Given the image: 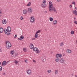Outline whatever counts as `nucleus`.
I'll return each instance as SVG.
<instances>
[{
    "instance_id": "nucleus-26",
    "label": "nucleus",
    "mask_w": 77,
    "mask_h": 77,
    "mask_svg": "<svg viewBox=\"0 0 77 77\" xmlns=\"http://www.w3.org/2000/svg\"><path fill=\"white\" fill-rule=\"evenodd\" d=\"M25 10H23V14H27V12H26V11H25Z\"/></svg>"
},
{
    "instance_id": "nucleus-36",
    "label": "nucleus",
    "mask_w": 77,
    "mask_h": 77,
    "mask_svg": "<svg viewBox=\"0 0 77 77\" xmlns=\"http://www.w3.org/2000/svg\"><path fill=\"white\" fill-rule=\"evenodd\" d=\"M59 56L60 57H62V56L61 54H59Z\"/></svg>"
},
{
    "instance_id": "nucleus-50",
    "label": "nucleus",
    "mask_w": 77,
    "mask_h": 77,
    "mask_svg": "<svg viewBox=\"0 0 77 77\" xmlns=\"http://www.w3.org/2000/svg\"><path fill=\"white\" fill-rule=\"evenodd\" d=\"M63 56H65V54H63Z\"/></svg>"
},
{
    "instance_id": "nucleus-14",
    "label": "nucleus",
    "mask_w": 77,
    "mask_h": 77,
    "mask_svg": "<svg viewBox=\"0 0 77 77\" xmlns=\"http://www.w3.org/2000/svg\"><path fill=\"white\" fill-rule=\"evenodd\" d=\"M28 11L29 12H32V8H29L28 9Z\"/></svg>"
},
{
    "instance_id": "nucleus-20",
    "label": "nucleus",
    "mask_w": 77,
    "mask_h": 77,
    "mask_svg": "<svg viewBox=\"0 0 77 77\" xmlns=\"http://www.w3.org/2000/svg\"><path fill=\"white\" fill-rule=\"evenodd\" d=\"M35 37L36 38H38V34L35 33Z\"/></svg>"
},
{
    "instance_id": "nucleus-40",
    "label": "nucleus",
    "mask_w": 77,
    "mask_h": 77,
    "mask_svg": "<svg viewBox=\"0 0 77 77\" xmlns=\"http://www.w3.org/2000/svg\"><path fill=\"white\" fill-rule=\"evenodd\" d=\"M18 55V53H15V56H17Z\"/></svg>"
},
{
    "instance_id": "nucleus-22",
    "label": "nucleus",
    "mask_w": 77,
    "mask_h": 77,
    "mask_svg": "<svg viewBox=\"0 0 77 77\" xmlns=\"http://www.w3.org/2000/svg\"><path fill=\"white\" fill-rule=\"evenodd\" d=\"M31 5V3L30 2H29V3L27 5V6H29Z\"/></svg>"
},
{
    "instance_id": "nucleus-3",
    "label": "nucleus",
    "mask_w": 77,
    "mask_h": 77,
    "mask_svg": "<svg viewBox=\"0 0 77 77\" xmlns=\"http://www.w3.org/2000/svg\"><path fill=\"white\" fill-rule=\"evenodd\" d=\"M34 51H36V53H39V50H38V48L35 47L33 49Z\"/></svg>"
},
{
    "instance_id": "nucleus-39",
    "label": "nucleus",
    "mask_w": 77,
    "mask_h": 77,
    "mask_svg": "<svg viewBox=\"0 0 77 77\" xmlns=\"http://www.w3.org/2000/svg\"><path fill=\"white\" fill-rule=\"evenodd\" d=\"M35 39H36V38H32V41H33V40H35Z\"/></svg>"
},
{
    "instance_id": "nucleus-52",
    "label": "nucleus",
    "mask_w": 77,
    "mask_h": 77,
    "mask_svg": "<svg viewBox=\"0 0 77 77\" xmlns=\"http://www.w3.org/2000/svg\"><path fill=\"white\" fill-rule=\"evenodd\" d=\"M25 12H27V10H25Z\"/></svg>"
},
{
    "instance_id": "nucleus-29",
    "label": "nucleus",
    "mask_w": 77,
    "mask_h": 77,
    "mask_svg": "<svg viewBox=\"0 0 77 77\" xmlns=\"http://www.w3.org/2000/svg\"><path fill=\"white\" fill-rule=\"evenodd\" d=\"M10 53L11 54L13 55L14 53V52H13V51H11V52H10Z\"/></svg>"
},
{
    "instance_id": "nucleus-13",
    "label": "nucleus",
    "mask_w": 77,
    "mask_h": 77,
    "mask_svg": "<svg viewBox=\"0 0 77 77\" xmlns=\"http://www.w3.org/2000/svg\"><path fill=\"white\" fill-rule=\"evenodd\" d=\"M46 6V4H43L41 5V6L42 8H45Z\"/></svg>"
},
{
    "instance_id": "nucleus-11",
    "label": "nucleus",
    "mask_w": 77,
    "mask_h": 77,
    "mask_svg": "<svg viewBox=\"0 0 77 77\" xmlns=\"http://www.w3.org/2000/svg\"><path fill=\"white\" fill-rule=\"evenodd\" d=\"M3 32V28H0V33Z\"/></svg>"
},
{
    "instance_id": "nucleus-54",
    "label": "nucleus",
    "mask_w": 77,
    "mask_h": 77,
    "mask_svg": "<svg viewBox=\"0 0 77 77\" xmlns=\"http://www.w3.org/2000/svg\"><path fill=\"white\" fill-rule=\"evenodd\" d=\"M47 12V11H45V14H46Z\"/></svg>"
},
{
    "instance_id": "nucleus-8",
    "label": "nucleus",
    "mask_w": 77,
    "mask_h": 77,
    "mask_svg": "<svg viewBox=\"0 0 77 77\" xmlns=\"http://www.w3.org/2000/svg\"><path fill=\"white\" fill-rule=\"evenodd\" d=\"M7 30H8V32H10L11 31V29L9 26H8L7 28Z\"/></svg>"
},
{
    "instance_id": "nucleus-44",
    "label": "nucleus",
    "mask_w": 77,
    "mask_h": 77,
    "mask_svg": "<svg viewBox=\"0 0 77 77\" xmlns=\"http://www.w3.org/2000/svg\"><path fill=\"white\" fill-rule=\"evenodd\" d=\"M7 35H10V33H9V32H8V33H7Z\"/></svg>"
},
{
    "instance_id": "nucleus-15",
    "label": "nucleus",
    "mask_w": 77,
    "mask_h": 77,
    "mask_svg": "<svg viewBox=\"0 0 77 77\" xmlns=\"http://www.w3.org/2000/svg\"><path fill=\"white\" fill-rule=\"evenodd\" d=\"M8 32V30L6 29H4V32L5 34H6V33H7Z\"/></svg>"
},
{
    "instance_id": "nucleus-12",
    "label": "nucleus",
    "mask_w": 77,
    "mask_h": 77,
    "mask_svg": "<svg viewBox=\"0 0 77 77\" xmlns=\"http://www.w3.org/2000/svg\"><path fill=\"white\" fill-rule=\"evenodd\" d=\"M60 63H63L64 62V60H63V58H61L60 59Z\"/></svg>"
},
{
    "instance_id": "nucleus-16",
    "label": "nucleus",
    "mask_w": 77,
    "mask_h": 77,
    "mask_svg": "<svg viewBox=\"0 0 77 77\" xmlns=\"http://www.w3.org/2000/svg\"><path fill=\"white\" fill-rule=\"evenodd\" d=\"M57 20H55L53 22V24L54 25L56 24H57Z\"/></svg>"
},
{
    "instance_id": "nucleus-19",
    "label": "nucleus",
    "mask_w": 77,
    "mask_h": 77,
    "mask_svg": "<svg viewBox=\"0 0 77 77\" xmlns=\"http://www.w3.org/2000/svg\"><path fill=\"white\" fill-rule=\"evenodd\" d=\"M20 40L21 39L22 41V39H23L24 38V36H23V35H22L20 36Z\"/></svg>"
},
{
    "instance_id": "nucleus-58",
    "label": "nucleus",
    "mask_w": 77,
    "mask_h": 77,
    "mask_svg": "<svg viewBox=\"0 0 77 77\" xmlns=\"http://www.w3.org/2000/svg\"><path fill=\"white\" fill-rule=\"evenodd\" d=\"M0 65H1V62H0Z\"/></svg>"
},
{
    "instance_id": "nucleus-46",
    "label": "nucleus",
    "mask_w": 77,
    "mask_h": 77,
    "mask_svg": "<svg viewBox=\"0 0 77 77\" xmlns=\"http://www.w3.org/2000/svg\"><path fill=\"white\" fill-rule=\"evenodd\" d=\"M3 75H6V73H2Z\"/></svg>"
},
{
    "instance_id": "nucleus-38",
    "label": "nucleus",
    "mask_w": 77,
    "mask_h": 77,
    "mask_svg": "<svg viewBox=\"0 0 77 77\" xmlns=\"http://www.w3.org/2000/svg\"><path fill=\"white\" fill-rule=\"evenodd\" d=\"M63 45V43H61L60 44V46H62V45Z\"/></svg>"
},
{
    "instance_id": "nucleus-7",
    "label": "nucleus",
    "mask_w": 77,
    "mask_h": 77,
    "mask_svg": "<svg viewBox=\"0 0 77 77\" xmlns=\"http://www.w3.org/2000/svg\"><path fill=\"white\" fill-rule=\"evenodd\" d=\"M72 12L73 14H75V15H76V16H77V11H76V10H75V11H73Z\"/></svg>"
},
{
    "instance_id": "nucleus-6",
    "label": "nucleus",
    "mask_w": 77,
    "mask_h": 77,
    "mask_svg": "<svg viewBox=\"0 0 77 77\" xmlns=\"http://www.w3.org/2000/svg\"><path fill=\"white\" fill-rule=\"evenodd\" d=\"M27 73L29 74V75H30V74L31 73V70L28 69L27 71Z\"/></svg>"
},
{
    "instance_id": "nucleus-24",
    "label": "nucleus",
    "mask_w": 77,
    "mask_h": 77,
    "mask_svg": "<svg viewBox=\"0 0 77 77\" xmlns=\"http://www.w3.org/2000/svg\"><path fill=\"white\" fill-rule=\"evenodd\" d=\"M5 61H3L2 62V66H5Z\"/></svg>"
},
{
    "instance_id": "nucleus-1",
    "label": "nucleus",
    "mask_w": 77,
    "mask_h": 77,
    "mask_svg": "<svg viewBox=\"0 0 77 77\" xmlns=\"http://www.w3.org/2000/svg\"><path fill=\"white\" fill-rule=\"evenodd\" d=\"M6 47L7 49H10V47H12V45L9 42L7 41L6 42Z\"/></svg>"
},
{
    "instance_id": "nucleus-55",
    "label": "nucleus",
    "mask_w": 77,
    "mask_h": 77,
    "mask_svg": "<svg viewBox=\"0 0 77 77\" xmlns=\"http://www.w3.org/2000/svg\"><path fill=\"white\" fill-rule=\"evenodd\" d=\"M2 16V14H0V17Z\"/></svg>"
},
{
    "instance_id": "nucleus-28",
    "label": "nucleus",
    "mask_w": 77,
    "mask_h": 77,
    "mask_svg": "<svg viewBox=\"0 0 77 77\" xmlns=\"http://www.w3.org/2000/svg\"><path fill=\"white\" fill-rule=\"evenodd\" d=\"M58 70H55V74H57V73H58Z\"/></svg>"
},
{
    "instance_id": "nucleus-27",
    "label": "nucleus",
    "mask_w": 77,
    "mask_h": 77,
    "mask_svg": "<svg viewBox=\"0 0 77 77\" xmlns=\"http://www.w3.org/2000/svg\"><path fill=\"white\" fill-rule=\"evenodd\" d=\"M17 60H15L14 61V63H16V64H17V63H18V62L17 61Z\"/></svg>"
},
{
    "instance_id": "nucleus-33",
    "label": "nucleus",
    "mask_w": 77,
    "mask_h": 77,
    "mask_svg": "<svg viewBox=\"0 0 77 77\" xmlns=\"http://www.w3.org/2000/svg\"><path fill=\"white\" fill-rule=\"evenodd\" d=\"M51 72V70H48V73H50Z\"/></svg>"
},
{
    "instance_id": "nucleus-59",
    "label": "nucleus",
    "mask_w": 77,
    "mask_h": 77,
    "mask_svg": "<svg viewBox=\"0 0 77 77\" xmlns=\"http://www.w3.org/2000/svg\"><path fill=\"white\" fill-rule=\"evenodd\" d=\"M0 51L2 50V49H0Z\"/></svg>"
},
{
    "instance_id": "nucleus-21",
    "label": "nucleus",
    "mask_w": 77,
    "mask_h": 77,
    "mask_svg": "<svg viewBox=\"0 0 77 77\" xmlns=\"http://www.w3.org/2000/svg\"><path fill=\"white\" fill-rule=\"evenodd\" d=\"M59 54H57L56 55V57H57V58H58V57H59Z\"/></svg>"
},
{
    "instance_id": "nucleus-42",
    "label": "nucleus",
    "mask_w": 77,
    "mask_h": 77,
    "mask_svg": "<svg viewBox=\"0 0 77 77\" xmlns=\"http://www.w3.org/2000/svg\"><path fill=\"white\" fill-rule=\"evenodd\" d=\"M17 34H16L15 35L14 37V38H17Z\"/></svg>"
},
{
    "instance_id": "nucleus-60",
    "label": "nucleus",
    "mask_w": 77,
    "mask_h": 77,
    "mask_svg": "<svg viewBox=\"0 0 77 77\" xmlns=\"http://www.w3.org/2000/svg\"><path fill=\"white\" fill-rule=\"evenodd\" d=\"M43 61L44 62V59L43 60Z\"/></svg>"
},
{
    "instance_id": "nucleus-41",
    "label": "nucleus",
    "mask_w": 77,
    "mask_h": 77,
    "mask_svg": "<svg viewBox=\"0 0 77 77\" xmlns=\"http://www.w3.org/2000/svg\"><path fill=\"white\" fill-rule=\"evenodd\" d=\"M72 3L73 5H75V2H72Z\"/></svg>"
},
{
    "instance_id": "nucleus-47",
    "label": "nucleus",
    "mask_w": 77,
    "mask_h": 77,
    "mask_svg": "<svg viewBox=\"0 0 77 77\" xmlns=\"http://www.w3.org/2000/svg\"><path fill=\"white\" fill-rule=\"evenodd\" d=\"M72 5H69V7H70V8H72Z\"/></svg>"
},
{
    "instance_id": "nucleus-43",
    "label": "nucleus",
    "mask_w": 77,
    "mask_h": 77,
    "mask_svg": "<svg viewBox=\"0 0 77 77\" xmlns=\"http://www.w3.org/2000/svg\"><path fill=\"white\" fill-rule=\"evenodd\" d=\"M20 19L21 20H22L23 19V17H21L20 18Z\"/></svg>"
},
{
    "instance_id": "nucleus-57",
    "label": "nucleus",
    "mask_w": 77,
    "mask_h": 77,
    "mask_svg": "<svg viewBox=\"0 0 77 77\" xmlns=\"http://www.w3.org/2000/svg\"><path fill=\"white\" fill-rule=\"evenodd\" d=\"M75 77H77V75H75Z\"/></svg>"
},
{
    "instance_id": "nucleus-35",
    "label": "nucleus",
    "mask_w": 77,
    "mask_h": 77,
    "mask_svg": "<svg viewBox=\"0 0 77 77\" xmlns=\"http://www.w3.org/2000/svg\"><path fill=\"white\" fill-rule=\"evenodd\" d=\"M43 4H45V3H46V1L45 0L43 1Z\"/></svg>"
},
{
    "instance_id": "nucleus-2",
    "label": "nucleus",
    "mask_w": 77,
    "mask_h": 77,
    "mask_svg": "<svg viewBox=\"0 0 77 77\" xmlns=\"http://www.w3.org/2000/svg\"><path fill=\"white\" fill-rule=\"evenodd\" d=\"M49 10L50 12H51L52 11H54V12H56V13H57L56 10L55 9V8L53 7H52L51 8H49Z\"/></svg>"
},
{
    "instance_id": "nucleus-4",
    "label": "nucleus",
    "mask_w": 77,
    "mask_h": 77,
    "mask_svg": "<svg viewBox=\"0 0 77 77\" xmlns=\"http://www.w3.org/2000/svg\"><path fill=\"white\" fill-rule=\"evenodd\" d=\"M30 21L31 23H33L35 21V18L33 17H31L30 18Z\"/></svg>"
},
{
    "instance_id": "nucleus-30",
    "label": "nucleus",
    "mask_w": 77,
    "mask_h": 77,
    "mask_svg": "<svg viewBox=\"0 0 77 77\" xmlns=\"http://www.w3.org/2000/svg\"><path fill=\"white\" fill-rule=\"evenodd\" d=\"M23 51H24L25 52H26V48H23Z\"/></svg>"
},
{
    "instance_id": "nucleus-31",
    "label": "nucleus",
    "mask_w": 77,
    "mask_h": 77,
    "mask_svg": "<svg viewBox=\"0 0 77 77\" xmlns=\"http://www.w3.org/2000/svg\"><path fill=\"white\" fill-rule=\"evenodd\" d=\"M74 31H71V33L72 34V35H73L74 34Z\"/></svg>"
},
{
    "instance_id": "nucleus-48",
    "label": "nucleus",
    "mask_w": 77,
    "mask_h": 77,
    "mask_svg": "<svg viewBox=\"0 0 77 77\" xmlns=\"http://www.w3.org/2000/svg\"><path fill=\"white\" fill-rule=\"evenodd\" d=\"M57 1L58 2H60V0H57Z\"/></svg>"
},
{
    "instance_id": "nucleus-32",
    "label": "nucleus",
    "mask_w": 77,
    "mask_h": 77,
    "mask_svg": "<svg viewBox=\"0 0 77 77\" xmlns=\"http://www.w3.org/2000/svg\"><path fill=\"white\" fill-rule=\"evenodd\" d=\"M5 64H4V66L5 65H7V63L6 62V61H5Z\"/></svg>"
},
{
    "instance_id": "nucleus-49",
    "label": "nucleus",
    "mask_w": 77,
    "mask_h": 77,
    "mask_svg": "<svg viewBox=\"0 0 77 77\" xmlns=\"http://www.w3.org/2000/svg\"><path fill=\"white\" fill-rule=\"evenodd\" d=\"M33 62H35V63L36 62V61H35V60H33Z\"/></svg>"
},
{
    "instance_id": "nucleus-25",
    "label": "nucleus",
    "mask_w": 77,
    "mask_h": 77,
    "mask_svg": "<svg viewBox=\"0 0 77 77\" xmlns=\"http://www.w3.org/2000/svg\"><path fill=\"white\" fill-rule=\"evenodd\" d=\"M49 20L50 21H53V18H51V17H50Z\"/></svg>"
},
{
    "instance_id": "nucleus-37",
    "label": "nucleus",
    "mask_w": 77,
    "mask_h": 77,
    "mask_svg": "<svg viewBox=\"0 0 77 77\" xmlns=\"http://www.w3.org/2000/svg\"><path fill=\"white\" fill-rule=\"evenodd\" d=\"M24 62H26V63H27V60H25Z\"/></svg>"
},
{
    "instance_id": "nucleus-5",
    "label": "nucleus",
    "mask_w": 77,
    "mask_h": 77,
    "mask_svg": "<svg viewBox=\"0 0 77 77\" xmlns=\"http://www.w3.org/2000/svg\"><path fill=\"white\" fill-rule=\"evenodd\" d=\"M52 2H50L49 3V9L50 8H51L52 7H53V6L52 4Z\"/></svg>"
},
{
    "instance_id": "nucleus-23",
    "label": "nucleus",
    "mask_w": 77,
    "mask_h": 77,
    "mask_svg": "<svg viewBox=\"0 0 77 77\" xmlns=\"http://www.w3.org/2000/svg\"><path fill=\"white\" fill-rule=\"evenodd\" d=\"M40 32H41V30H38L35 33H37V34H38V33H40Z\"/></svg>"
},
{
    "instance_id": "nucleus-17",
    "label": "nucleus",
    "mask_w": 77,
    "mask_h": 77,
    "mask_svg": "<svg viewBox=\"0 0 77 77\" xmlns=\"http://www.w3.org/2000/svg\"><path fill=\"white\" fill-rule=\"evenodd\" d=\"M67 52L68 53H71V51L70 50L67 49Z\"/></svg>"
},
{
    "instance_id": "nucleus-9",
    "label": "nucleus",
    "mask_w": 77,
    "mask_h": 77,
    "mask_svg": "<svg viewBox=\"0 0 77 77\" xmlns=\"http://www.w3.org/2000/svg\"><path fill=\"white\" fill-rule=\"evenodd\" d=\"M29 47H30V48L32 49L33 48H34V46H33V44H31V45L29 46Z\"/></svg>"
},
{
    "instance_id": "nucleus-34",
    "label": "nucleus",
    "mask_w": 77,
    "mask_h": 77,
    "mask_svg": "<svg viewBox=\"0 0 77 77\" xmlns=\"http://www.w3.org/2000/svg\"><path fill=\"white\" fill-rule=\"evenodd\" d=\"M2 67L0 66V71H2Z\"/></svg>"
},
{
    "instance_id": "nucleus-56",
    "label": "nucleus",
    "mask_w": 77,
    "mask_h": 77,
    "mask_svg": "<svg viewBox=\"0 0 77 77\" xmlns=\"http://www.w3.org/2000/svg\"><path fill=\"white\" fill-rule=\"evenodd\" d=\"M73 73H72V75H73Z\"/></svg>"
},
{
    "instance_id": "nucleus-10",
    "label": "nucleus",
    "mask_w": 77,
    "mask_h": 77,
    "mask_svg": "<svg viewBox=\"0 0 77 77\" xmlns=\"http://www.w3.org/2000/svg\"><path fill=\"white\" fill-rule=\"evenodd\" d=\"M7 23V22H6V20H2V23L4 24H6V23Z\"/></svg>"
},
{
    "instance_id": "nucleus-51",
    "label": "nucleus",
    "mask_w": 77,
    "mask_h": 77,
    "mask_svg": "<svg viewBox=\"0 0 77 77\" xmlns=\"http://www.w3.org/2000/svg\"><path fill=\"white\" fill-rule=\"evenodd\" d=\"M74 20H75V17H74Z\"/></svg>"
},
{
    "instance_id": "nucleus-18",
    "label": "nucleus",
    "mask_w": 77,
    "mask_h": 77,
    "mask_svg": "<svg viewBox=\"0 0 77 77\" xmlns=\"http://www.w3.org/2000/svg\"><path fill=\"white\" fill-rule=\"evenodd\" d=\"M60 59L59 58H57L55 60V61L57 62H58L60 60Z\"/></svg>"
},
{
    "instance_id": "nucleus-45",
    "label": "nucleus",
    "mask_w": 77,
    "mask_h": 77,
    "mask_svg": "<svg viewBox=\"0 0 77 77\" xmlns=\"http://www.w3.org/2000/svg\"><path fill=\"white\" fill-rule=\"evenodd\" d=\"M18 40H20V41H21V38H18Z\"/></svg>"
},
{
    "instance_id": "nucleus-53",
    "label": "nucleus",
    "mask_w": 77,
    "mask_h": 77,
    "mask_svg": "<svg viewBox=\"0 0 77 77\" xmlns=\"http://www.w3.org/2000/svg\"><path fill=\"white\" fill-rule=\"evenodd\" d=\"M75 9H77V7H75Z\"/></svg>"
}]
</instances>
